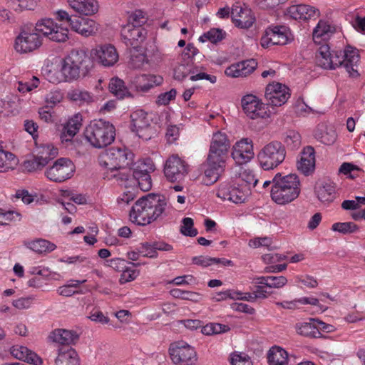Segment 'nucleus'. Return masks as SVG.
<instances>
[{
    "label": "nucleus",
    "mask_w": 365,
    "mask_h": 365,
    "mask_svg": "<svg viewBox=\"0 0 365 365\" xmlns=\"http://www.w3.org/2000/svg\"><path fill=\"white\" fill-rule=\"evenodd\" d=\"M117 182L125 187H132L138 184L140 189L144 192L149 191L152 187L150 174L139 172H133L130 174L126 172H120L113 175Z\"/></svg>",
    "instance_id": "f3484780"
},
{
    "label": "nucleus",
    "mask_w": 365,
    "mask_h": 365,
    "mask_svg": "<svg viewBox=\"0 0 365 365\" xmlns=\"http://www.w3.org/2000/svg\"><path fill=\"white\" fill-rule=\"evenodd\" d=\"M287 14L293 19L306 21L319 16V11L307 4L292 5L287 10Z\"/></svg>",
    "instance_id": "cd10ccee"
},
{
    "label": "nucleus",
    "mask_w": 365,
    "mask_h": 365,
    "mask_svg": "<svg viewBox=\"0 0 365 365\" xmlns=\"http://www.w3.org/2000/svg\"><path fill=\"white\" fill-rule=\"evenodd\" d=\"M292 40L289 29L284 26H270L261 38L262 47H269L270 45H285Z\"/></svg>",
    "instance_id": "dca6fc26"
},
{
    "label": "nucleus",
    "mask_w": 365,
    "mask_h": 365,
    "mask_svg": "<svg viewBox=\"0 0 365 365\" xmlns=\"http://www.w3.org/2000/svg\"><path fill=\"white\" fill-rule=\"evenodd\" d=\"M120 34L127 46H135L144 41L147 32L142 26H135V24H127L122 27Z\"/></svg>",
    "instance_id": "a878e982"
},
{
    "label": "nucleus",
    "mask_w": 365,
    "mask_h": 365,
    "mask_svg": "<svg viewBox=\"0 0 365 365\" xmlns=\"http://www.w3.org/2000/svg\"><path fill=\"white\" fill-rule=\"evenodd\" d=\"M250 195L248 187H240L237 185L225 182L220 185L217 190V196L223 200H228L234 203H242Z\"/></svg>",
    "instance_id": "ddd939ff"
},
{
    "label": "nucleus",
    "mask_w": 365,
    "mask_h": 365,
    "mask_svg": "<svg viewBox=\"0 0 365 365\" xmlns=\"http://www.w3.org/2000/svg\"><path fill=\"white\" fill-rule=\"evenodd\" d=\"M193 220L190 217H185L182 220V225L180 232L185 236L195 237L197 235V230L193 227Z\"/></svg>",
    "instance_id": "e2e57ef3"
},
{
    "label": "nucleus",
    "mask_w": 365,
    "mask_h": 365,
    "mask_svg": "<svg viewBox=\"0 0 365 365\" xmlns=\"http://www.w3.org/2000/svg\"><path fill=\"white\" fill-rule=\"evenodd\" d=\"M215 163H216L212 162L210 160V158L207 157V168L205 170V175L211 183L216 182L219 179L220 173L223 171L225 166V162L224 161H222L220 163L217 161Z\"/></svg>",
    "instance_id": "c03bdc74"
},
{
    "label": "nucleus",
    "mask_w": 365,
    "mask_h": 365,
    "mask_svg": "<svg viewBox=\"0 0 365 365\" xmlns=\"http://www.w3.org/2000/svg\"><path fill=\"white\" fill-rule=\"evenodd\" d=\"M190 79L192 81H197L200 80H207L212 83H215L217 81V78L215 76L207 74L203 71H200L197 67H192V72L190 74Z\"/></svg>",
    "instance_id": "0e129e2a"
},
{
    "label": "nucleus",
    "mask_w": 365,
    "mask_h": 365,
    "mask_svg": "<svg viewBox=\"0 0 365 365\" xmlns=\"http://www.w3.org/2000/svg\"><path fill=\"white\" fill-rule=\"evenodd\" d=\"M67 81L71 82L86 74L90 66V59L83 50H72L61 60Z\"/></svg>",
    "instance_id": "423d86ee"
},
{
    "label": "nucleus",
    "mask_w": 365,
    "mask_h": 365,
    "mask_svg": "<svg viewBox=\"0 0 365 365\" xmlns=\"http://www.w3.org/2000/svg\"><path fill=\"white\" fill-rule=\"evenodd\" d=\"M41 40L37 33L21 31L15 41V49L19 53H27L38 48Z\"/></svg>",
    "instance_id": "b1692460"
},
{
    "label": "nucleus",
    "mask_w": 365,
    "mask_h": 365,
    "mask_svg": "<svg viewBox=\"0 0 365 365\" xmlns=\"http://www.w3.org/2000/svg\"><path fill=\"white\" fill-rule=\"evenodd\" d=\"M297 168L305 175L311 174L315 168V152L312 147L307 146L301 153Z\"/></svg>",
    "instance_id": "72a5a7b5"
},
{
    "label": "nucleus",
    "mask_w": 365,
    "mask_h": 365,
    "mask_svg": "<svg viewBox=\"0 0 365 365\" xmlns=\"http://www.w3.org/2000/svg\"><path fill=\"white\" fill-rule=\"evenodd\" d=\"M297 334L312 338L319 337V332L317 329L316 319H309L307 322H298L295 325Z\"/></svg>",
    "instance_id": "ea45409f"
},
{
    "label": "nucleus",
    "mask_w": 365,
    "mask_h": 365,
    "mask_svg": "<svg viewBox=\"0 0 365 365\" xmlns=\"http://www.w3.org/2000/svg\"><path fill=\"white\" fill-rule=\"evenodd\" d=\"M86 280H71L66 284L60 287L58 289V292L60 295L65 297H70L76 293L77 291L74 290V288L78 287L81 284H83Z\"/></svg>",
    "instance_id": "3c124183"
},
{
    "label": "nucleus",
    "mask_w": 365,
    "mask_h": 365,
    "mask_svg": "<svg viewBox=\"0 0 365 365\" xmlns=\"http://www.w3.org/2000/svg\"><path fill=\"white\" fill-rule=\"evenodd\" d=\"M169 354L173 362L177 365H193L197 360L195 349L185 341L171 344Z\"/></svg>",
    "instance_id": "1a4fd4ad"
},
{
    "label": "nucleus",
    "mask_w": 365,
    "mask_h": 365,
    "mask_svg": "<svg viewBox=\"0 0 365 365\" xmlns=\"http://www.w3.org/2000/svg\"><path fill=\"white\" fill-rule=\"evenodd\" d=\"M243 112L252 120L269 117L268 108L257 96L252 94L244 96L241 100Z\"/></svg>",
    "instance_id": "9b49d317"
},
{
    "label": "nucleus",
    "mask_w": 365,
    "mask_h": 365,
    "mask_svg": "<svg viewBox=\"0 0 365 365\" xmlns=\"http://www.w3.org/2000/svg\"><path fill=\"white\" fill-rule=\"evenodd\" d=\"M257 63L254 59L243 61L231 65L225 70V74L232 78L246 77L257 68Z\"/></svg>",
    "instance_id": "7c9ffc66"
},
{
    "label": "nucleus",
    "mask_w": 365,
    "mask_h": 365,
    "mask_svg": "<svg viewBox=\"0 0 365 365\" xmlns=\"http://www.w3.org/2000/svg\"><path fill=\"white\" fill-rule=\"evenodd\" d=\"M11 354L16 359L31 365H43V361L36 353L22 345H14L10 349Z\"/></svg>",
    "instance_id": "c85d7f7f"
},
{
    "label": "nucleus",
    "mask_w": 365,
    "mask_h": 365,
    "mask_svg": "<svg viewBox=\"0 0 365 365\" xmlns=\"http://www.w3.org/2000/svg\"><path fill=\"white\" fill-rule=\"evenodd\" d=\"M39 85V79L33 76L32 79L28 82L19 81L17 89L20 93H25L33 91Z\"/></svg>",
    "instance_id": "338daca9"
},
{
    "label": "nucleus",
    "mask_w": 365,
    "mask_h": 365,
    "mask_svg": "<svg viewBox=\"0 0 365 365\" xmlns=\"http://www.w3.org/2000/svg\"><path fill=\"white\" fill-rule=\"evenodd\" d=\"M269 365H287L288 364V353L279 346H272L267 355Z\"/></svg>",
    "instance_id": "a19ab883"
},
{
    "label": "nucleus",
    "mask_w": 365,
    "mask_h": 365,
    "mask_svg": "<svg viewBox=\"0 0 365 365\" xmlns=\"http://www.w3.org/2000/svg\"><path fill=\"white\" fill-rule=\"evenodd\" d=\"M318 199L323 202H331L336 196L335 184L329 180L319 182L315 187Z\"/></svg>",
    "instance_id": "f704fd0d"
},
{
    "label": "nucleus",
    "mask_w": 365,
    "mask_h": 365,
    "mask_svg": "<svg viewBox=\"0 0 365 365\" xmlns=\"http://www.w3.org/2000/svg\"><path fill=\"white\" fill-rule=\"evenodd\" d=\"M229 330L227 325L218 323H209L202 328V333L205 335L219 334Z\"/></svg>",
    "instance_id": "864d4df0"
},
{
    "label": "nucleus",
    "mask_w": 365,
    "mask_h": 365,
    "mask_svg": "<svg viewBox=\"0 0 365 365\" xmlns=\"http://www.w3.org/2000/svg\"><path fill=\"white\" fill-rule=\"evenodd\" d=\"M48 339L51 341L61 345H68L74 339V333L67 329H55L49 334Z\"/></svg>",
    "instance_id": "79ce46f5"
},
{
    "label": "nucleus",
    "mask_w": 365,
    "mask_h": 365,
    "mask_svg": "<svg viewBox=\"0 0 365 365\" xmlns=\"http://www.w3.org/2000/svg\"><path fill=\"white\" fill-rule=\"evenodd\" d=\"M163 78L155 75H141L135 78V86L138 91L146 92L155 86L160 85Z\"/></svg>",
    "instance_id": "e433bc0d"
},
{
    "label": "nucleus",
    "mask_w": 365,
    "mask_h": 365,
    "mask_svg": "<svg viewBox=\"0 0 365 365\" xmlns=\"http://www.w3.org/2000/svg\"><path fill=\"white\" fill-rule=\"evenodd\" d=\"M35 30L50 41L63 43L68 39L67 28L51 18H42L35 25Z\"/></svg>",
    "instance_id": "6e6552de"
},
{
    "label": "nucleus",
    "mask_w": 365,
    "mask_h": 365,
    "mask_svg": "<svg viewBox=\"0 0 365 365\" xmlns=\"http://www.w3.org/2000/svg\"><path fill=\"white\" fill-rule=\"evenodd\" d=\"M230 143L225 133L217 131L212 134L208 158L212 162H225Z\"/></svg>",
    "instance_id": "9d476101"
},
{
    "label": "nucleus",
    "mask_w": 365,
    "mask_h": 365,
    "mask_svg": "<svg viewBox=\"0 0 365 365\" xmlns=\"http://www.w3.org/2000/svg\"><path fill=\"white\" fill-rule=\"evenodd\" d=\"M254 155L253 143L250 138H242L232 146L231 157L238 165L247 163Z\"/></svg>",
    "instance_id": "6ab92c4d"
},
{
    "label": "nucleus",
    "mask_w": 365,
    "mask_h": 365,
    "mask_svg": "<svg viewBox=\"0 0 365 365\" xmlns=\"http://www.w3.org/2000/svg\"><path fill=\"white\" fill-rule=\"evenodd\" d=\"M91 56L98 64L104 67H111L118 61V53L111 44L98 45L91 50Z\"/></svg>",
    "instance_id": "a211bd4d"
},
{
    "label": "nucleus",
    "mask_w": 365,
    "mask_h": 365,
    "mask_svg": "<svg viewBox=\"0 0 365 365\" xmlns=\"http://www.w3.org/2000/svg\"><path fill=\"white\" fill-rule=\"evenodd\" d=\"M11 354L16 359L31 365H43V361L36 353L22 345H14L10 349Z\"/></svg>",
    "instance_id": "c756f323"
},
{
    "label": "nucleus",
    "mask_w": 365,
    "mask_h": 365,
    "mask_svg": "<svg viewBox=\"0 0 365 365\" xmlns=\"http://www.w3.org/2000/svg\"><path fill=\"white\" fill-rule=\"evenodd\" d=\"M155 170L153 161L150 158H145L140 160L136 166L133 168V172H139L143 173L150 174Z\"/></svg>",
    "instance_id": "5fc2aeb1"
},
{
    "label": "nucleus",
    "mask_w": 365,
    "mask_h": 365,
    "mask_svg": "<svg viewBox=\"0 0 365 365\" xmlns=\"http://www.w3.org/2000/svg\"><path fill=\"white\" fill-rule=\"evenodd\" d=\"M177 95V91L175 88H172L169 91L160 93L155 101V103L158 106H167L170 101L175 99Z\"/></svg>",
    "instance_id": "680f3d73"
},
{
    "label": "nucleus",
    "mask_w": 365,
    "mask_h": 365,
    "mask_svg": "<svg viewBox=\"0 0 365 365\" xmlns=\"http://www.w3.org/2000/svg\"><path fill=\"white\" fill-rule=\"evenodd\" d=\"M20 219V215L13 210L6 211L0 208V226L7 225L11 222Z\"/></svg>",
    "instance_id": "052dcab7"
},
{
    "label": "nucleus",
    "mask_w": 365,
    "mask_h": 365,
    "mask_svg": "<svg viewBox=\"0 0 365 365\" xmlns=\"http://www.w3.org/2000/svg\"><path fill=\"white\" fill-rule=\"evenodd\" d=\"M58 154V150L51 144H46L41 146L38 148V154L36 155L38 157H42L46 161V165L53 158H55Z\"/></svg>",
    "instance_id": "603ef678"
},
{
    "label": "nucleus",
    "mask_w": 365,
    "mask_h": 365,
    "mask_svg": "<svg viewBox=\"0 0 365 365\" xmlns=\"http://www.w3.org/2000/svg\"><path fill=\"white\" fill-rule=\"evenodd\" d=\"M336 133L332 128H326L320 133H316V138L325 145H332L336 140Z\"/></svg>",
    "instance_id": "6e6d98bb"
},
{
    "label": "nucleus",
    "mask_w": 365,
    "mask_h": 365,
    "mask_svg": "<svg viewBox=\"0 0 365 365\" xmlns=\"http://www.w3.org/2000/svg\"><path fill=\"white\" fill-rule=\"evenodd\" d=\"M284 145L278 140H272L261 148L257 154L259 165L264 170L268 171L277 168L286 158Z\"/></svg>",
    "instance_id": "0eeeda50"
},
{
    "label": "nucleus",
    "mask_w": 365,
    "mask_h": 365,
    "mask_svg": "<svg viewBox=\"0 0 365 365\" xmlns=\"http://www.w3.org/2000/svg\"><path fill=\"white\" fill-rule=\"evenodd\" d=\"M55 365H81V359L77 351L70 346L58 349Z\"/></svg>",
    "instance_id": "473e14b6"
},
{
    "label": "nucleus",
    "mask_w": 365,
    "mask_h": 365,
    "mask_svg": "<svg viewBox=\"0 0 365 365\" xmlns=\"http://www.w3.org/2000/svg\"><path fill=\"white\" fill-rule=\"evenodd\" d=\"M232 365H252L250 358L245 353H234L231 356Z\"/></svg>",
    "instance_id": "774afa93"
},
{
    "label": "nucleus",
    "mask_w": 365,
    "mask_h": 365,
    "mask_svg": "<svg viewBox=\"0 0 365 365\" xmlns=\"http://www.w3.org/2000/svg\"><path fill=\"white\" fill-rule=\"evenodd\" d=\"M34 298L33 297H22L12 301V306L18 310L28 309L31 307Z\"/></svg>",
    "instance_id": "69168bd1"
},
{
    "label": "nucleus",
    "mask_w": 365,
    "mask_h": 365,
    "mask_svg": "<svg viewBox=\"0 0 365 365\" xmlns=\"http://www.w3.org/2000/svg\"><path fill=\"white\" fill-rule=\"evenodd\" d=\"M71 29L84 37H90L97 34L99 24L93 19L74 16V21H72Z\"/></svg>",
    "instance_id": "393cba45"
},
{
    "label": "nucleus",
    "mask_w": 365,
    "mask_h": 365,
    "mask_svg": "<svg viewBox=\"0 0 365 365\" xmlns=\"http://www.w3.org/2000/svg\"><path fill=\"white\" fill-rule=\"evenodd\" d=\"M42 73L50 83L58 84L62 82H68L61 61L57 58H53L52 61L46 60L42 68Z\"/></svg>",
    "instance_id": "5701e85b"
},
{
    "label": "nucleus",
    "mask_w": 365,
    "mask_h": 365,
    "mask_svg": "<svg viewBox=\"0 0 365 365\" xmlns=\"http://www.w3.org/2000/svg\"><path fill=\"white\" fill-rule=\"evenodd\" d=\"M75 172V165L68 158L58 159L52 166L45 171L48 179L53 182H61L71 178Z\"/></svg>",
    "instance_id": "f8f14e48"
},
{
    "label": "nucleus",
    "mask_w": 365,
    "mask_h": 365,
    "mask_svg": "<svg viewBox=\"0 0 365 365\" xmlns=\"http://www.w3.org/2000/svg\"><path fill=\"white\" fill-rule=\"evenodd\" d=\"M264 96L269 104L280 106L287 102L290 94L289 88L285 85L272 82L267 86Z\"/></svg>",
    "instance_id": "aec40b11"
},
{
    "label": "nucleus",
    "mask_w": 365,
    "mask_h": 365,
    "mask_svg": "<svg viewBox=\"0 0 365 365\" xmlns=\"http://www.w3.org/2000/svg\"><path fill=\"white\" fill-rule=\"evenodd\" d=\"M225 32L222 29L213 28L200 36L199 41L202 43L206 41L217 43L225 38Z\"/></svg>",
    "instance_id": "8fccbe9b"
},
{
    "label": "nucleus",
    "mask_w": 365,
    "mask_h": 365,
    "mask_svg": "<svg viewBox=\"0 0 365 365\" xmlns=\"http://www.w3.org/2000/svg\"><path fill=\"white\" fill-rule=\"evenodd\" d=\"M17 163L18 160L14 154L0 150V172L13 169Z\"/></svg>",
    "instance_id": "09e8293b"
},
{
    "label": "nucleus",
    "mask_w": 365,
    "mask_h": 365,
    "mask_svg": "<svg viewBox=\"0 0 365 365\" xmlns=\"http://www.w3.org/2000/svg\"><path fill=\"white\" fill-rule=\"evenodd\" d=\"M46 165V161L42 157L34 156L32 159L28 160L24 163V167L29 171L41 170Z\"/></svg>",
    "instance_id": "4d7b16f0"
},
{
    "label": "nucleus",
    "mask_w": 365,
    "mask_h": 365,
    "mask_svg": "<svg viewBox=\"0 0 365 365\" xmlns=\"http://www.w3.org/2000/svg\"><path fill=\"white\" fill-rule=\"evenodd\" d=\"M131 129L140 138L148 140L152 138L153 133L150 125L151 118L143 110H136L130 115Z\"/></svg>",
    "instance_id": "4468645a"
},
{
    "label": "nucleus",
    "mask_w": 365,
    "mask_h": 365,
    "mask_svg": "<svg viewBox=\"0 0 365 365\" xmlns=\"http://www.w3.org/2000/svg\"><path fill=\"white\" fill-rule=\"evenodd\" d=\"M336 28L328 21L320 20L313 31V39L315 42L328 39L334 34Z\"/></svg>",
    "instance_id": "4c0bfd02"
},
{
    "label": "nucleus",
    "mask_w": 365,
    "mask_h": 365,
    "mask_svg": "<svg viewBox=\"0 0 365 365\" xmlns=\"http://www.w3.org/2000/svg\"><path fill=\"white\" fill-rule=\"evenodd\" d=\"M67 98L79 106L88 105L95 101L93 94L87 91L78 88L69 91L67 93Z\"/></svg>",
    "instance_id": "58836bf2"
},
{
    "label": "nucleus",
    "mask_w": 365,
    "mask_h": 365,
    "mask_svg": "<svg viewBox=\"0 0 365 365\" xmlns=\"http://www.w3.org/2000/svg\"><path fill=\"white\" fill-rule=\"evenodd\" d=\"M84 135L93 147L102 148L114 141L115 129L108 121L94 120L86 128Z\"/></svg>",
    "instance_id": "39448f33"
},
{
    "label": "nucleus",
    "mask_w": 365,
    "mask_h": 365,
    "mask_svg": "<svg viewBox=\"0 0 365 365\" xmlns=\"http://www.w3.org/2000/svg\"><path fill=\"white\" fill-rule=\"evenodd\" d=\"M359 59L358 50L349 46L344 51H331L327 44H323L316 53V63L319 66L325 69L342 66L351 77L359 76L357 68Z\"/></svg>",
    "instance_id": "f257e3e1"
},
{
    "label": "nucleus",
    "mask_w": 365,
    "mask_h": 365,
    "mask_svg": "<svg viewBox=\"0 0 365 365\" xmlns=\"http://www.w3.org/2000/svg\"><path fill=\"white\" fill-rule=\"evenodd\" d=\"M108 88L110 92L118 98H123L129 93L124 82L117 77L110 79Z\"/></svg>",
    "instance_id": "49530a36"
},
{
    "label": "nucleus",
    "mask_w": 365,
    "mask_h": 365,
    "mask_svg": "<svg viewBox=\"0 0 365 365\" xmlns=\"http://www.w3.org/2000/svg\"><path fill=\"white\" fill-rule=\"evenodd\" d=\"M231 16L235 25L244 29L250 28L256 20L252 11L246 6H241L239 3L232 6Z\"/></svg>",
    "instance_id": "412c9836"
},
{
    "label": "nucleus",
    "mask_w": 365,
    "mask_h": 365,
    "mask_svg": "<svg viewBox=\"0 0 365 365\" xmlns=\"http://www.w3.org/2000/svg\"><path fill=\"white\" fill-rule=\"evenodd\" d=\"M161 118H164L165 119L160 120L161 125H168L166 137L170 143L174 142L178 139L179 136V128L176 125H168L170 122V112L168 110H164L161 113Z\"/></svg>",
    "instance_id": "de8ad7c7"
},
{
    "label": "nucleus",
    "mask_w": 365,
    "mask_h": 365,
    "mask_svg": "<svg viewBox=\"0 0 365 365\" xmlns=\"http://www.w3.org/2000/svg\"><path fill=\"white\" fill-rule=\"evenodd\" d=\"M257 182L258 179L255 178L253 172L249 169L242 170L237 178V185L240 187H248L250 192L251 187H255Z\"/></svg>",
    "instance_id": "a18cd8bd"
},
{
    "label": "nucleus",
    "mask_w": 365,
    "mask_h": 365,
    "mask_svg": "<svg viewBox=\"0 0 365 365\" xmlns=\"http://www.w3.org/2000/svg\"><path fill=\"white\" fill-rule=\"evenodd\" d=\"M29 273L32 274L33 277L29 279L27 285L34 289L42 288L46 284V281L50 277L49 270L42 267H31L29 270Z\"/></svg>",
    "instance_id": "c9c22d12"
},
{
    "label": "nucleus",
    "mask_w": 365,
    "mask_h": 365,
    "mask_svg": "<svg viewBox=\"0 0 365 365\" xmlns=\"http://www.w3.org/2000/svg\"><path fill=\"white\" fill-rule=\"evenodd\" d=\"M133 154L125 148L112 147L102 152L98 156V163L101 167L108 169L106 178H115L113 175L125 172L133 163Z\"/></svg>",
    "instance_id": "20e7f679"
},
{
    "label": "nucleus",
    "mask_w": 365,
    "mask_h": 365,
    "mask_svg": "<svg viewBox=\"0 0 365 365\" xmlns=\"http://www.w3.org/2000/svg\"><path fill=\"white\" fill-rule=\"evenodd\" d=\"M69 7L81 16H91L99 10L97 0H67Z\"/></svg>",
    "instance_id": "bb28decb"
},
{
    "label": "nucleus",
    "mask_w": 365,
    "mask_h": 365,
    "mask_svg": "<svg viewBox=\"0 0 365 365\" xmlns=\"http://www.w3.org/2000/svg\"><path fill=\"white\" fill-rule=\"evenodd\" d=\"M37 5L36 0H14L13 9L16 12L34 10Z\"/></svg>",
    "instance_id": "bf43d9fd"
},
{
    "label": "nucleus",
    "mask_w": 365,
    "mask_h": 365,
    "mask_svg": "<svg viewBox=\"0 0 365 365\" xmlns=\"http://www.w3.org/2000/svg\"><path fill=\"white\" fill-rule=\"evenodd\" d=\"M25 245L37 253L51 252L56 248L55 244L44 239L28 241L25 242Z\"/></svg>",
    "instance_id": "37998d69"
},
{
    "label": "nucleus",
    "mask_w": 365,
    "mask_h": 365,
    "mask_svg": "<svg viewBox=\"0 0 365 365\" xmlns=\"http://www.w3.org/2000/svg\"><path fill=\"white\" fill-rule=\"evenodd\" d=\"M272 200L278 205H286L294 200L300 193V183L297 175L289 174L282 176L277 173L272 179Z\"/></svg>",
    "instance_id": "7ed1b4c3"
},
{
    "label": "nucleus",
    "mask_w": 365,
    "mask_h": 365,
    "mask_svg": "<svg viewBox=\"0 0 365 365\" xmlns=\"http://www.w3.org/2000/svg\"><path fill=\"white\" fill-rule=\"evenodd\" d=\"M83 117L81 113H76L68 119L63 125L61 133V140L63 143H70L78 133L82 126Z\"/></svg>",
    "instance_id": "2f4dec72"
},
{
    "label": "nucleus",
    "mask_w": 365,
    "mask_h": 365,
    "mask_svg": "<svg viewBox=\"0 0 365 365\" xmlns=\"http://www.w3.org/2000/svg\"><path fill=\"white\" fill-rule=\"evenodd\" d=\"M198 53V49L192 43H188L182 53L181 59L173 69V77L175 80L182 81L191 74L192 58Z\"/></svg>",
    "instance_id": "2eb2a0df"
},
{
    "label": "nucleus",
    "mask_w": 365,
    "mask_h": 365,
    "mask_svg": "<svg viewBox=\"0 0 365 365\" xmlns=\"http://www.w3.org/2000/svg\"><path fill=\"white\" fill-rule=\"evenodd\" d=\"M167 208L168 204L163 196L148 195L135 202L130 211V220L138 225L145 226L156 220Z\"/></svg>",
    "instance_id": "f03ea898"
},
{
    "label": "nucleus",
    "mask_w": 365,
    "mask_h": 365,
    "mask_svg": "<svg viewBox=\"0 0 365 365\" xmlns=\"http://www.w3.org/2000/svg\"><path fill=\"white\" fill-rule=\"evenodd\" d=\"M332 230L342 234L353 233L357 230L356 224L351 222H336L332 225Z\"/></svg>",
    "instance_id": "13d9d810"
},
{
    "label": "nucleus",
    "mask_w": 365,
    "mask_h": 365,
    "mask_svg": "<svg viewBox=\"0 0 365 365\" xmlns=\"http://www.w3.org/2000/svg\"><path fill=\"white\" fill-rule=\"evenodd\" d=\"M187 173V170L185 162L178 155H172L166 160L164 173L170 182L180 180Z\"/></svg>",
    "instance_id": "4be33fe9"
}]
</instances>
